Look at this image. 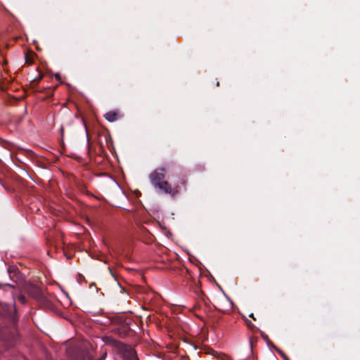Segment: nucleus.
I'll return each instance as SVG.
<instances>
[{"mask_svg":"<svg viewBox=\"0 0 360 360\" xmlns=\"http://www.w3.org/2000/svg\"><path fill=\"white\" fill-rule=\"evenodd\" d=\"M87 360H89V359Z\"/></svg>","mask_w":360,"mask_h":360,"instance_id":"39448f33","label":"nucleus"},{"mask_svg":"<svg viewBox=\"0 0 360 360\" xmlns=\"http://www.w3.org/2000/svg\"><path fill=\"white\" fill-rule=\"evenodd\" d=\"M61 133L62 134L63 133V127L61 128Z\"/></svg>","mask_w":360,"mask_h":360,"instance_id":"20e7f679","label":"nucleus"},{"mask_svg":"<svg viewBox=\"0 0 360 360\" xmlns=\"http://www.w3.org/2000/svg\"><path fill=\"white\" fill-rule=\"evenodd\" d=\"M19 300L22 302V303H25V298L24 296L21 295L18 297Z\"/></svg>","mask_w":360,"mask_h":360,"instance_id":"7ed1b4c3","label":"nucleus"},{"mask_svg":"<svg viewBox=\"0 0 360 360\" xmlns=\"http://www.w3.org/2000/svg\"><path fill=\"white\" fill-rule=\"evenodd\" d=\"M165 169V168H158L155 169L150 175V179L153 186L165 193L174 195L177 193V190L172 188L167 181H164Z\"/></svg>","mask_w":360,"mask_h":360,"instance_id":"f257e3e1","label":"nucleus"},{"mask_svg":"<svg viewBox=\"0 0 360 360\" xmlns=\"http://www.w3.org/2000/svg\"><path fill=\"white\" fill-rule=\"evenodd\" d=\"M105 117L109 122H114L117 120V113L115 112H108L105 115Z\"/></svg>","mask_w":360,"mask_h":360,"instance_id":"f03ea898","label":"nucleus"}]
</instances>
